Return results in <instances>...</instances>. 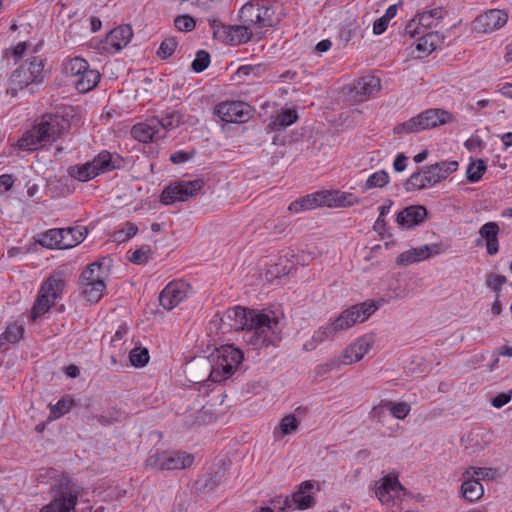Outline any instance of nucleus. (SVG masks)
<instances>
[{"mask_svg": "<svg viewBox=\"0 0 512 512\" xmlns=\"http://www.w3.org/2000/svg\"><path fill=\"white\" fill-rule=\"evenodd\" d=\"M507 282V278L504 275L491 273L488 274L486 277V284L487 286L495 291L496 293H499L502 289V286Z\"/></svg>", "mask_w": 512, "mask_h": 512, "instance_id": "nucleus-58", "label": "nucleus"}, {"mask_svg": "<svg viewBox=\"0 0 512 512\" xmlns=\"http://www.w3.org/2000/svg\"><path fill=\"white\" fill-rule=\"evenodd\" d=\"M209 23L213 30L214 38L226 44L238 45L246 43L253 35L252 29L246 24L226 26L218 19H211Z\"/></svg>", "mask_w": 512, "mask_h": 512, "instance_id": "nucleus-8", "label": "nucleus"}, {"mask_svg": "<svg viewBox=\"0 0 512 512\" xmlns=\"http://www.w3.org/2000/svg\"><path fill=\"white\" fill-rule=\"evenodd\" d=\"M440 253L439 245H424L402 252L396 259L398 265L407 266Z\"/></svg>", "mask_w": 512, "mask_h": 512, "instance_id": "nucleus-19", "label": "nucleus"}, {"mask_svg": "<svg viewBox=\"0 0 512 512\" xmlns=\"http://www.w3.org/2000/svg\"><path fill=\"white\" fill-rule=\"evenodd\" d=\"M511 400V394L500 393L492 399V405L495 408H501Z\"/></svg>", "mask_w": 512, "mask_h": 512, "instance_id": "nucleus-63", "label": "nucleus"}, {"mask_svg": "<svg viewBox=\"0 0 512 512\" xmlns=\"http://www.w3.org/2000/svg\"><path fill=\"white\" fill-rule=\"evenodd\" d=\"M137 232L138 227L134 223L127 222L122 229L115 231L111 237L114 242L122 243L135 236Z\"/></svg>", "mask_w": 512, "mask_h": 512, "instance_id": "nucleus-51", "label": "nucleus"}, {"mask_svg": "<svg viewBox=\"0 0 512 512\" xmlns=\"http://www.w3.org/2000/svg\"><path fill=\"white\" fill-rule=\"evenodd\" d=\"M327 204V198L324 195L323 192H318L315 194H310L305 197H302L296 201H293L289 207L288 210L291 212H301L304 210H311L315 209L317 207H320L322 205Z\"/></svg>", "mask_w": 512, "mask_h": 512, "instance_id": "nucleus-24", "label": "nucleus"}, {"mask_svg": "<svg viewBox=\"0 0 512 512\" xmlns=\"http://www.w3.org/2000/svg\"><path fill=\"white\" fill-rule=\"evenodd\" d=\"M213 360L202 358L190 367L191 372L197 367L204 370L203 377H194L196 382L210 380L222 382L231 377L243 361V352L233 345H224L212 354Z\"/></svg>", "mask_w": 512, "mask_h": 512, "instance_id": "nucleus-2", "label": "nucleus"}, {"mask_svg": "<svg viewBox=\"0 0 512 512\" xmlns=\"http://www.w3.org/2000/svg\"><path fill=\"white\" fill-rule=\"evenodd\" d=\"M299 425V419L294 414H288L281 419L279 426L275 429V434L280 433L281 437L290 435L298 429Z\"/></svg>", "mask_w": 512, "mask_h": 512, "instance_id": "nucleus-41", "label": "nucleus"}, {"mask_svg": "<svg viewBox=\"0 0 512 512\" xmlns=\"http://www.w3.org/2000/svg\"><path fill=\"white\" fill-rule=\"evenodd\" d=\"M496 471L492 468H486V467H473L470 466L464 473L463 477L473 478L476 480L480 479H491L493 480L495 478Z\"/></svg>", "mask_w": 512, "mask_h": 512, "instance_id": "nucleus-50", "label": "nucleus"}, {"mask_svg": "<svg viewBox=\"0 0 512 512\" xmlns=\"http://www.w3.org/2000/svg\"><path fill=\"white\" fill-rule=\"evenodd\" d=\"M329 196L332 198L327 199V204H330V202L333 201L337 207H350L360 203L359 198L354 196L352 193L336 191L334 193H329Z\"/></svg>", "mask_w": 512, "mask_h": 512, "instance_id": "nucleus-40", "label": "nucleus"}, {"mask_svg": "<svg viewBox=\"0 0 512 512\" xmlns=\"http://www.w3.org/2000/svg\"><path fill=\"white\" fill-rule=\"evenodd\" d=\"M64 286L65 279L63 275L61 273H54L41 285L40 291L57 300L62 294Z\"/></svg>", "mask_w": 512, "mask_h": 512, "instance_id": "nucleus-30", "label": "nucleus"}, {"mask_svg": "<svg viewBox=\"0 0 512 512\" xmlns=\"http://www.w3.org/2000/svg\"><path fill=\"white\" fill-rule=\"evenodd\" d=\"M103 264L102 261H96L88 265L80 276L81 284L84 285L88 282H95L97 276L103 279L106 275V271L103 270Z\"/></svg>", "mask_w": 512, "mask_h": 512, "instance_id": "nucleus-38", "label": "nucleus"}, {"mask_svg": "<svg viewBox=\"0 0 512 512\" xmlns=\"http://www.w3.org/2000/svg\"><path fill=\"white\" fill-rule=\"evenodd\" d=\"M210 64V55L205 50H199L192 62V69L197 72H203Z\"/></svg>", "mask_w": 512, "mask_h": 512, "instance_id": "nucleus-56", "label": "nucleus"}, {"mask_svg": "<svg viewBox=\"0 0 512 512\" xmlns=\"http://www.w3.org/2000/svg\"><path fill=\"white\" fill-rule=\"evenodd\" d=\"M225 317L232 321L230 327L245 331L244 340L255 349L274 345L281 339L279 319L272 313H261L241 306L230 308Z\"/></svg>", "mask_w": 512, "mask_h": 512, "instance_id": "nucleus-1", "label": "nucleus"}, {"mask_svg": "<svg viewBox=\"0 0 512 512\" xmlns=\"http://www.w3.org/2000/svg\"><path fill=\"white\" fill-rule=\"evenodd\" d=\"M194 462V455L184 451H157L145 461L146 467L157 470H179L189 468Z\"/></svg>", "mask_w": 512, "mask_h": 512, "instance_id": "nucleus-3", "label": "nucleus"}, {"mask_svg": "<svg viewBox=\"0 0 512 512\" xmlns=\"http://www.w3.org/2000/svg\"><path fill=\"white\" fill-rule=\"evenodd\" d=\"M83 286L85 298L92 303L98 302L102 298L103 292L106 289L104 278L101 279L99 276L96 277L95 282H88Z\"/></svg>", "mask_w": 512, "mask_h": 512, "instance_id": "nucleus-35", "label": "nucleus"}, {"mask_svg": "<svg viewBox=\"0 0 512 512\" xmlns=\"http://www.w3.org/2000/svg\"><path fill=\"white\" fill-rule=\"evenodd\" d=\"M56 299L52 296L46 295L39 290L38 296L32 308V319L36 320L37 317L45 314L55 304Z\"/></svg>", "mask_w": 512, "mask_h": 512, "instance_id": "nucleus-37", "label": "nucleus"}, {"mask_svg": "<svg viewBox=\"0 0 512 512\" xmlns=\"http://www.w3.org/2000/svg\"><path fill=\"white\" fill-rule=\"evenodd\" d=\"M428 180V174H426L425 171H423V168L413 173L404 183V188L407 192L416 191V190H422L428 187H431L429 183H427Z\"/></svg>", "mask_w": 512, "mask_h": 512, "instance_id": "nucleus-36", "label": "nucleus"}, {"mask_svg": "<svg viewBox=\"0 0 512 512\" xmlns=\"http://www.w3.org/2000/svg\"><path fill=\"white\" fill-rule=\"evenodd\" d=\"M424 129H432L452 120V114L446 110L435 108L420 113Z\"/></svg>", "mask_w": 512, "mask_h": 512, "instance_id": "nucleus-25", "label": "nucleus"}, {"mask_svg": "<svg viewBox=\"0 0 512 512\" xmlns=\"http://www.w3.org/2000/svg\"><path fill=\"white\" fill-rule=\"evenodd\" d=\"M297 118L298 116L295 110H282L280 113L273 117L271 126L274 130H281L282 128L292 125L294 122H296Z\"/></svg>", "mask_w": 512, "mask_h": 512, "instance_id": "nucleus-39", "label": "nucleus"}, {"mask_svg": "<svg viewBox=\"0 0 512 512\" xmlns=\"http://www.w3.org/2000/svg\"><path fill=\"white\" fill-rule=\"evenodd\" d=\"M259 3L260 0H250L239 11L241 21L251 29H260Z\"/></svg>", "mask_w": 512, "mask_h": 512, "instance_id": "nucleus-27", "label": "nucleus"}, {"mask_svg": "<svg viewBox=\"0 0 512 512\" xmlns=\"http://www.w3.org/2000/svg\"><path fill=\"white\" fill-rule=\"evenodd\" d=\"M124 418V413L117 407L111 406L103 411L97 418L98 422L102 425H110L121 421Z\"/></svg>", "mask_w": 512, "mask_h": 512, "instance_id": "nucleus-48", "label": "nucleus"}, {"mask_svg": "<svg viewBox=\"0 0 512 512\" xmlns=\"http://www.w3.org/2000/svg\"><path fill=\"white\" fill-rule=\"evenodd\" d=\"M508 14L501 9H490L477 16L473 21V30L477 33L489 34L502 28L508 21Z\"/></svg>", "mask_w": 512, "mask_h": 512, "instance_id": "nucleus-10", "label": "nucleus"}, {"mask_svg": "<svg viewBox=\"0 0 512 512\" xmlns=\"http://www.w3.org/2000/svg\"><path fill=\"white\" fill-rule=\"evenodd\" d=\"M159 124V118H149L145 122L135 124L131 129V134L134 139L143 143L158 141L166 137L165 133L159 132Z\"/></svg>", "mask_w": 512, "mask_h": 512, "instance_id": "nucleus-18", "label": "nucleus"}, {"mask_svg": "<svg viewBox=\"0 0 512 512\" xmlns=\"http://www.w3.org/2000/svg\"><path fill=\"white\" fill-rule=\"evenodd\" d=\"M382 484L393 492L394 496H398L400 491H404V487L399 482L396 476L387 475L382 479Z\"/></svg>", "mask_w": 512, "mask_h": 512, "instance_id": "nucleus-60", "label": "nucleus"}, {"mask_svg": "<svg viewBox=\"0 0 512 512\" xmlns=\"http://www.w3.org/2000/svg\"><path fill=\"white\" fill-rule=\"evenodd\" d=\"M381 89V80L373 75L360 77L348 90V98L353 103H362Z\"/></svg>", "mask_w": 512, "mask_h": 512, "instance_id": "nucleus-11", "label": "nucleus"}, {"mask_svg": "<svg viewBox=\"0 0 512 512\" xmlns=\"http://www.w3.org/2000/svg\"><path fill=\"white\" fill-rule=\"evenodd\" d=\"M215 114L224 122L242 123L248 120V106L243 102L220 103L215 108Z\"/></svg>", "mask_w": 512, "mask_h": 512, "instance_id": "nucleus-17", "label": "nucleus"}, {"mask_svg": "<svg viewBox=\"0 0 512 512\" xmlns=\"http://www.w3.org/2000/svg\"><path fill=\"white\" fill-rule=\"evenodd\" d=\"M376 496L379 499V501L383 504H388L393 500L395 497L393 492L388 490L385 485L381 483L379 487L376 489Z\"/></svg>", "mask_w": 512, "mask_h": 512, "instance_id": "nucleus-61", "label": "nucleus"}, {"mask_svg": "<svg viewBox=\"0 0 512 512\" xmlns=\"http://www.w3.org/2000/svg\"><path fill=\"white\" fill-rule=\"evenodd\" d=\"M152 255V250L150 246L143 245L140 248L136 249L132 252L131 256H129V260L136 265L145 264L149 261Z\"/></svg>", "mask_w": 512, "mask_h": 512, "instance_id": "nucleus-54", "label": "nucleus"}, {"mask_svg": "<svg viewBox=\"0 0 512 512\" xmlns=\"http://www.w3.org/2000/svg\"><path fill=\"white\" fill-rule=\"evenodd\" d=\"M203 186L202 179L175 182L162 191L160 201L164 205H171L176 201H189L198 194Z\"/></svg>", "mask_w": 512, "mask_h": 512, "instance_id": "nucleus-6", "label": "nucleus"}, {"mask_svg": "<svg viewBox=\"0 0 512 512\" xmlns=\"http://www.w3.org/2000/svg\"><path fill=\"white\" fill-rule=\"evenodd\" d=\"M389 183V175L385 170H379L368 177L363 189L382 188Z\"/></svg>", "mask_w": 512, "mask_h": 512, "instance_id": "nucleus-45", "label": "nucleus"}, {"mask_svg": "<svg viewBox=\"0 0 512 512\" xmlns=\"http://www.w3.org/2000/svg\"><path fill=\"white\" fill-rule=\"evenodd\" d=\"M189 285L184 281H173L166 285L159 295L160 305L171 310L187 297Z\"/></svg>", "mask_w": 512, "mask_h": 512, "instance_id": "nucleus-15", "label": "nucleus"}, {"mask_svg": "<svg viewBox=\"0 0 512 512\" xmlns=\"http://www.w3.org/2000/svg\"><path fill=\"white\" fill-rule=\"evenodd\" d=\"M315 490L319 491L320 487L319 484L313 480H306L297 485L296 490L292 494V501L295 508L306 510L315 506Z\"/></svg>", "mask_w": 512, "mask_h": 512, "instance_id": "nucleus-16", "label": "nucleus"}, {"mask_svg": "<svg viewBox=\"0 0 512 512\" xmlns=\"http://www.w3.org/2000/svg\"><path fill=\"white\" fill-rule=\"evenodd\" d=\"M486 169H487L486 164L481 159L471 162L468 165L467 170H466L467 179L471 183L478 182L482 178Z\"/></svg>", "mask_w": 512, "mask_h": 512, "instance_id": "nucleus-46", "label": "nucleus"}, {"mask_svg": "<svg viewBox=\"0 0 512 512\" xmlns=\"http://www.w3.org/2000/svg\"><path fill=\"white\" fill-rule=\"evenodd\" d=\"M384 405L393 417L399 420L404 419L411 411V406L407 402H392L388 400L384 402Z\"/></svg>", "mask_w": 512, "mask_h": 512, "instance_id": "nucleus-49", "label": "nucleus"}, {"mask_svg": "<svg viewBox=\"0 0 512 512\" xmlns=\"http://www.w3.org/2000/svg\"><path fill=\"white\" fill-rule=\"evenodd\" d=\"M377 310L373 301H366L349 307L336 318H332L340 331L352 327L358 322H364Z\"/></svg>", "mask_w": 512, "mask_h": 512, "instance_id": "nucleus-9", "label": "nucleus"}, {"mask_svg": "<svg viewBox=\"0 0 512 512\" xmlns=\"http://www.w3.org/2000/svg\"><path fill=\"white\" fill-rule=\"evenodd\" d=\"M374 345V336L365 334L349 345L337 360L338 364L350 365L360 361Z\"/></svg>", "mask_w": 512, "mask_h": 512, "instance_id": "nucleus-14", "label": "nucleus"}, {"mask_svg": "<svg viewBox=\"0 0 512 512\" xmlns=\"http://www.w3.org/2000/svg\"><path fill=\"white\" fill-rule=\"evenodd\" d=\"M133 36L129 25H121L111 30L105 39L99 43L98 49L109 54H114L126 47Z\"/></svg>", "mask_w": 512, "mask_h": 512, "instance_id": "nucleus-12", "label": "nucleus"}, {"mask_svg": "<svg viewBox=\"0 0 512 512\" xmlns=\"http://www.w3.org/2000/svg\"><path fill=\"white\" fill-rule=\"evenodd\" d=\"M443 18V10L441 7H437L428 11H423L418 13L416 18L412 19L405 28V32L410 34V36H414L415 28L414 23L416 19L418 24L423 26L424 28H431L435 25V21L441 20Z\"/></svg>", "mask_w": 512, "mask_h": 512, "instance_id": "nucleus-22", "label": "nucleus"}, {"mask_svg": "<svg viewBox=\"0 0 512 512\" xmlns=\"http://www.w3.org/2000/svg\"><path fill=\"white\" fill-rule=\"evenodd\" d=\"M498 233L499 226L496 222H487L479 230L480 239L485 241L489 255H495L499 251Z\"/></svg>", "mask_w": 512, "mask_h": 512, "instance_id": "nucleus-23", "label": "nucleus"}, {"mask_svg": "<svg viewBox=\"0 0 512 512\" xmlns=\"http://www.w3.org/2000/svg\"><path fill=\"white\" fill-rule=\"evenodd\" d=\"M42 143H46V141L42 138V134L36 125L26 131L18 141L19 147L26 151L35 150Z\"/></svg>", "mask_w": 512, "mask_h": 512, "instance_id": "nucleus-32", "label": "nucleus"}, {"mask_svg": "<svg viewBox=\"0 0 512 512\" xmlns=\"http://www.w3.org/2000/svg\"><path fill=\"white\" fill-rule=\"evenodd\" d=\"M427 210L424 206H409L400 211L396 221L400 226L410 228L424 222Z\"/></svg>", "mask_w": 512, "mask_h": 512, "instance_id": "nucleus-21", "label": "nucleus"}, {"mask_svg": "<svg viewBox=\"0 0 512 512\" xmlns=\"http://www.w3.org/2000/svg\"><path fill=\"white\" fill-rule=\"evenodd\" d=\"M36 126L42 134V138L46 142H51L66 132L70 124L63 116L46 114L41 117Z\"/></svg>", "mask_w": 512, "mask_h": 512, "instance_id": "nucleus-13", "label": "nucleus"}, {"mask_svg": "<svg viewBox=\"0 0 512 512\" xmlns=\"http://www.w3.org/2000/svg\"><path fill=\"white\" fill-rule=\"evenodd\" d=\"M62 249H70L80 244L87 235V229L82 226L62 228Z\"/></svg>", "mask_w": 512, "mask_h": 512, "instance_id": "nucleus-29", "label": "nucleus"}, {"mask_svg": "<svg viewBox=\"0 0 512 512\" xmlns=\"http://www.w3.org/2000/svg\"><path fill=\"white\" fill-rule=\"evenodd\" d=\"M43 61L39 57H33L29 63L17 68L9 80L11 95L15 96L18 90L37 84L43 80Z\"/></svg>", "mask_w": 512, "mask_h": 512, "instance_id": "nucleus-4", "label": "nucleus"}, {"mask_svg": "<svg viewBox=\"0 0 512 512\" xmlns=\"http://www.w3.org/2000/svg\"><path fill=\"white\" fill-rule=\"evenodd\" d=\"M73 406V400L68 398L60 399L56 404L49 405L50 418L58 419L70 411Z\"/></svg>", "mask_w": 512, "mask_h": 512, "instance_id": "nucleus-52", "label": "nucleus"}, {"mask_svg": "<svg viewBox=\"0 0 512 512\" xmlns=\"http://www.w3.org/2000/svg\"><path fill=\"white\" fill-rule=\"evenodd\" d=\"M459 164L457 161H441L435 164L423 167V171L428 174V182L434 186L445 180L450 174L457 171Z\"/></svg>", "mask_w": 512, "mask_h": 512, "instance_id": "nucleus-20", "label": "nucleus"}, {"mask_svg": "<svg viewBox=\"0 0 512 512\" xmlns=\"http://www.w3.org/2000/svg\"><path fill=\"white\" fill-rule=\"evenodd\" d=\"M100 77L101 75L97 70L88 68L76 77L74 81L75 88L80 93H87L97 86Z\"/></svg>", "mask_w": 512, "mask_h": 512, "instance_id": "nucleus-28", "label": "nucleus"}, {"mask_svg": "<svg viewBox=\"0 0 512 512\" xmlns=\"http://www.w3.org/2000/svg\"><path fill=\"white\" fill-rule=\"evenodd\" d=\"M177 47V41L174 37L165 38L157 51V56L161 59L169 58Z\"/></svg>", "mask_w": 512, "mask_h": 512, "instance_id": "nucleus-55", "label": "nucleus"}, {"mask_svg": "<svg viewBox=\"0 0 512 512\" xmlns=\"http://www.w3.org/2000/svg\"><path fill=\"white\" fill-rule=\"evenodd\" d=\"M129 360L134 367H144L149 361V352L146 348L135 347L129 353Z\"/></svg>", "mask_w": 512, "mask_h": 512, "instance_id": "nucleus-53", "label": "nucleus"}, {"mask_svg": "<svg viewBox=\"0 0 512 512\" xmlns=\"http://www.w3.org/2000/svg\"><path fill=\"white\" fill-rule=\"evenodd\" d=\"M62 238V228H54L41 233L37 243L48 249H62Z\"/></svg>", "mask_w": 512, "mask_h": 512, "instance_id": "nucleus-33", "label": "nucleus"}, {"mask_svg": "<svg viewBox=\"0 0 512 512\" xmlns=\"http://www.w3.org/2000/svg\"><path fill=\"white\" fill-rule=\"evenodd\" d=\"M174 25L179 31L189 32L195 28L196 22L189 15H180L175 18Z\"/></svg>", "mask_w": 512, "mask_h": 512, "instance_id": "nucleus-57", "label": "nucleus"}, {"mask_svg": "<svg viewBox=\"0 0 512 512\" xmlns=\"http://www.w3.org/2000/svg\"><path fill=\"white\" fill-rule=\"evenodd\" d=\"M425 130L423 126L422 119L420 117V114H418L415 117L410 118L409 120L397 125L394 128V132L396 134H402V133H415Z\"/></svg>", "mask_w": 512, "mask_h": 512, "instance_id": "nucleus-43", "label": "nucleus"}, {"mask_svg": "<svg viewBox=\"0 0 512 512\" xmlns=\"http://www.w3.org/2000/svg\"><path fill=\"white\" fill-rule=\"evenodd\" d=\"M339 328L332 320V318L323 326L318 328L312 336V341L304 344L306 350H312L315 348L317 343L324 342L326 340L333 339L334 336L339 332Z\"/></svg>", "mask_w": 512, "mask_h": 512, "instance_id": "nucleus-26", "label": "nucleus"}, {"mask_svg": "<svg viewBox=\"0 0 512 512\" xmlns=\"http://www.w3.org/2000/svg\"><path fill=\"white\" fill-rule=\"evenodd\" d=\"M257 70V67L251 66V65H243L238 68V70L235 73V78L237 80H244L246 76H249L251 73L255 72Z\"/></svg>", "mask_w": 512, "mask_h": 512, "instance_id": "nucleus-62", "label": "nucleus"}, {"mask_svg": "<svg viewBox=\"0 0 512 512\" xmlns=\"http://www.w3.org/2000/svg\"><path fill=\"white\" fill-rule=\"evenodd\" d=\"M259 13L260 29L273 27L279 22L274 7L268 1L260 0Z\"/></svg>", "mask_w": 512, "mask_h": 512, "instance_id": "nucleus-34", "label": "nucleus"}, {"mask_svg": "<svg viewBox=\"0 0 512 512\" xmlns=\"http://www.w3.org/2000/svg\"><path fill=\"white\" fill-rule=\"evenodd\" d=\"M111 159L112 156L109 152H101L92 161L70 166L68 174L78 181L87 182L100 173L114 169Z\"/></svg>", "mask_w": 512, "mask_h": 512, "instance_id": "nucleus-5", "label": "nucleus"}, {"mask_svg": "<svg viewBox=\"0 0 512 512\" xmlns=\"http://www.w3.org/2000/svg\"><path fill=\"white\" fill-rule=\"evenodd\" d=\"M24 334V328L21 325L12 324L7 326L6 330L0 335V348L6 343L18 342Z\"/></svg>", "mask_w": 512, "mask_h": 512, "instance_id": "nucleus-42", "label": "nucleus"}, {"mask_svg": "<svg viewBox=\"0 0 512 512\" xmlns=\"http://www.w3.org/2000/svg\"><path fill=\"white\" fill-rule=\"evenodd\" d=\"M191 157H192V155L187 152L178 151V152L173 153L170 156V160L174 164H181V163H184V162L188 161L189 159H191Z\"/></svg>", "mask_w": 512, "mask_h": 512, "instance_id": "nucleus-64", "label": "nucleus"}, {"mask_svg": "<svg viewBox=\"0 0 512 512\" xmlns=\"http://www.w3.org/2000/svg\"><path fill=\"white\" fill-rule=\"evenodd\" d=\"M78 496L79 487L76 484L70 481L62 482L55 498L42 507L40 512H75Z\"/></svg>", "mask_w": 512, "mask_h": 512, "instance_id": "nucleus-7", "label": "nucleus"}, {"mask_svg": "<svg viewBox=\"0 0 512 512\" xmlns=\"http://www.w3.org/2000/svg\"><path fill=\"white\" fill-rule=\"evenodd\" d=\"M465 480L461 485V494L469 502L480 499L484 494L482 484L473 478L463 477Z\"/></svg>", "mask_w": 512, "mask_h": 512, "instance_id": "nucleus-31", "label": "nucleus"}, {"mask_svg": "<svg viewBox=\"0 0 512 512\" xmlns=\"http://www.w3.org/2000/svg\"><path fill=\"white\" fill-rule=\"evenodd\" d=\"M158 130L160 133H165L168 130L178 127L181 123V115L178 112H169L161 119H159Z\"/></svg>", "mask_w": 512, "mask_h": 512, "instance_id": "nucleus-47", "label": "nucleus"}, {"mask_svg": "<svg viewBox=\"0 0 512 512\" xmlns=\"http://www.w3.org/2000/svg\"><path fill=\"white\" fill-rule=\"evenodd\" d=\"M88 68H89L88 62L81 57H75V58L69 59L64 64L65 73L68 76H72L75 78L78 75H80L81 73L85 72V70H87Z\"/></svg>", "mask_w": 512, "mask_h": 512, "instance_id": "nucleus-44", "label": "nucleus"}, {"mask_svg": "<svg viewBox=\"0 0 512 512\" xmlns=\"http://www.w3.org/2000/svg\"><path fill=\"white\" fill-rule=\"evenodd\" d=\"M436 36L437 35L435 33H428V34L422 36L419 39L416 48L419 51H423V52H427V53L433 52L436 49V44L434 43V41L432 39L435 38Z\"/></svg>", "mask_w": 512, "mask_h": 512, "instance_id": "nucleus-59", "label": "nucleus"}]
</instances>
